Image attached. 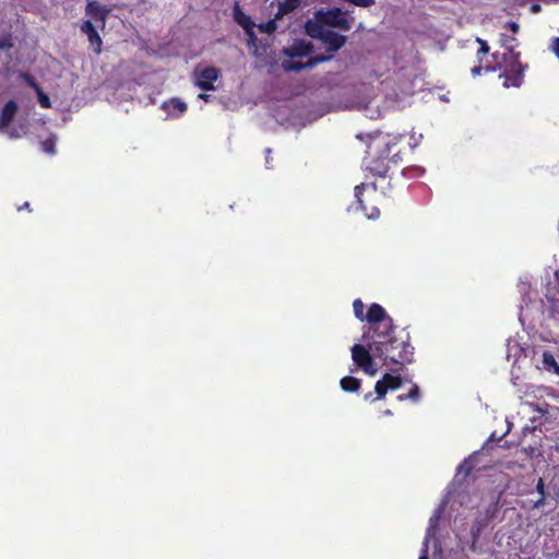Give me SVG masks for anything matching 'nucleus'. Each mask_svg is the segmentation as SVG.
I'll list each match as a JSON object with an SVG mask.
<instances>
[{
    "mask_svg": "<svg viewBox=\"0 0 559 559\" xmlns=\"http://www.w3.org/2000/svg\"><path fill=\"white\" fill-rule=\"evenodd\" d=\"M368 338L370 350L383 360V364L403 367L414 361V347L409 342V334L404 331L396 334L392 318L384 321L380 328H376Z\"/></svg>",
    "mask_w": 559,
    "mask_h": 559,
    "instance_id": "nucleus-1",
    "label": "nucleus"
},
{
    "mask_svg": "<svg viewBox=\"0 0 559 559\" xmlns=\"http://www.w3.org/2000/svg\"><path fill=\"white\" fill-rule=\"evenodd\" d=\"M506 52L491 55L495 63L486 64V72L502 71L499 78L503 79L502 85L506 88L520 87L524 81V73L528 66L521 62V53L515 51L514 45L503 43Z\"/></svg>",
    "mask_w": 559,
    "mask_h": 559,
    "instance_id": "nucleus-2",
    "label": "nucleus"
},
{
    "mask_svg": "<svg viewBox=\"0 0 559 559\" xmlns=\"http://www.w3.org/2000/svg\"><path fill=\"white\" fill-rule=\"evenodd\" d=\"M357 139L367 143V155L364 159L366 170L372 176L384 180L390 170V145L386 138L380 132H376L374 134L359 133L357 134Z\"/></svg>",
    "mask_w": 559,
    "mask_h": 559,
    "instance_id": "nucleus-3",
    "label": "nucleus"
},
{
    "mask_svg": "<svg viewBox=\"0 0 559 559\" xmlns=\"http://www.w3.org/2000/svg\"><path fill=\"white\" fill-rule=\"evenodd\" d=\"M353 310L355 317L359 321H367L369 323L368 332H365L362 338H368V336L373 333L376 328H380L384 321L389 320L391 317L386 313L385 309L379 304H371L368 311L365 313V304L361 299L357 298L353 302Z\"/></svg>",
    "mask_w": 559,
    "mask_h": 559,
    "instance_id": "nucleus-4",
    "label": "nucleus"
},
{
    "mask_svg": "<svg viewBox=\"0 0 559 559\" xmlns=\"http://www.w3.org/2000/svg\"><path fill=\"white\" fill-rule=\"evenodd\" d=\"M367 341V346L361 344H355L352 348V359L355 366L362 370L368 376H376L378 372V368L374 364V358H377L372 350L369 347V338H365Z\"/></svg>",
    "mask_w": 559,
    "mask_h": 559,
    "instance_id": "nucleus-5",
    "label": "nucleus"
},
{
    "mask_svg": "<svg viewBox=\"0 0 559 559\" xmlns=\"http://www.w3.org/2000/svg\"><path fill=\"white\" fill-rule=\"evenodd\" d=\"M317 22L330 27H337L344 32L352 28V23L347 19V12L342 11L340 8H333L328 11L319 10L316 13Z\"/></svg>",
    "mask_w": 559,
    "mask_h": 559,
    "instance_id": "nucleus-6",
    "label": "nucleus"
},
{
    "mask_svg": "<svg viewBox=\"0 0 559 559\" xmlns=\"http://www.w3.org/2000/svg\"><path fill=\"white\" fill-rule=\"evenodd\" d=\"M219 71L214 67H207L194 72V84L203 91H214V82L218 79Z\"/></svg>",
    "mask_w": 559,
    "mask_h": 559,
    "instance_id": "nucleus-7",
    "label": "nucleus"
},
{
    "mask_svg": "<svg viewBox=\"0 0 559 559\" xmlns=\"http://www.w3.org/2000/svg\"><path fill=\"white\" fill-rule=\"evenodd\" d=\"M331 59V56H314L308 59L307 62H300V61H294V60H287L284 61L282 67L286 72H299L304 69H311L316 67L317 64L328 61Z\"/></svg>",
    "mask_w": 559,
    "mask_h": 559,
    "instance_id": "nucleus-8",
    "label": "nucleus"
},
{
    "mask_svg": "<svg viewBox=\"0 0 559 559\" xmlns=\"http://www.w3.org/2000/svg\"><path fill=\"white\" fill-rule=\"evenodd\" d=\"M80 29L83 34L87 36V39L91 46L93 47L94 52L96 55H99L102 52L103 40L93 23L90 20H86L82 23Z\"/></svg>",
    "mask_w": 559,
    "mask_h": 559,
    "instance_id": "nucleus-9",
    "label": "nucleus"
},
{
    "mask_svg": "<svg viewBox=\"0 0 559 559\" xmlns=\"http://www.w3.org/2000/svg\"><path fill=\"white\" fill-rule=\"evenodd\" d=\"M321 40L326 44L328 48V52H335L337 50H340L346 43V36L344 35H341L334 31H331V29H326L323 34H322V38Z\"/></svg>",
    "mask_w": 559,
    "mask_h": 559,
    "instance_id": "nucleus-10",
    "label": "nucleus"
},
{
    "mask_svg": "<svg viewBox=\"0 0 559 559\" xmlns=\"http://www.w3.org/2000/svg\"><path fill=\"white\" fill-rule=\"evenodd\" d=\"M313 45L302 39L295 40L289 47L284 49V53L290 58L306 57L312 53Z\"/></svg>",
    "mask_w": 559,
    "mask_h": 559,
    "instance_id": "nucleus-11",
    "label": "nucleus"
},
{
    "mask_svg": "<svg viewBox=\"0 0 559 559\" xmlns=\"http://www.w3.org/2000/svg\"><path fill=\"white\" fill-rule=\"evenodd\" d=\"M19 110V106L15 100L10 99L7 102L2 108L0 115V130H4L9 127V124L13 121L16 112Z\"/></svg>",
    "mask_w": 559,
    "mask_h": 559,
    "instance_id": "nucleus-12",
    "label": "nucleus"
},
{
    "mask_svg": "<svg viewBox=\"0 0 559 559\" xmlns=\"http://www.w3.org/2000/svg\"><path fill=\"white\" fill-rule=\"evenodd\" d=\"M85 12L92 19L105 25L109 10L100 5L97 1H88L85 8Z\"/></svg>",
    "mask_w": 559,
    "mask_h": 559,
    "instance_id": "nucleus-13",
    "label": "nucleus"
},
{
    "mask_svg": "<svg viewBox=\"0 0 559 559\" xmlns=\"http://www.w3.org/2000/svg\"><path fill=\"white\" fill-rule=\"evenodd\" d=\"M366 185L360 183L355 187V197L357 202L359 203L360 209L364 211L365 215L370 219H376L380 216V210L377 206H371L368 209L362 200V194L365 191Z\"/></svg>",
    "mask_w": 559,
    "mask_h": 559,
    "instance_id": "nucleus-14",
    "label": "nucleus"
},
{
    "mask_svg": "<svg viewBox=\"0 0 559 559\" xmlns=\"http://www.w3.org/2000/svg\"><path fill=\"white\" fill-rule=\"evenodd\" d=\"M162 108L165 109L168 115L173 117H180L188 109V106L180 98L174 97L167 102H164Z\"/></svg>",
    "mask_w": 559,
    "mask_h": 559,
    "instance_id": "nucleus-15",
    "label": "nucleus"
},
{
    "mask_svg": "<svg viewBox=\"0 0 559 559\" xmlns=\"http://www.w3.org/2000/svg\"><path fill=\"white\" fill-rule=\"evenodd\" d=\"M233 16L235 22L240 25L243 31H249L251 26H255L254 22L247 15L240 5L236 2L233 8Z\"/></svg>",
    "mask_w": 559,
    "mask_h": 559,
    "instance_id": "nucleus-16",
    "label": "nucleus"
},
{
    "mask_svg": "<svg viewBox=\"0 0 559 559\" xmlns=\"http://www.w3.org/2000/svg\"><path fill=\"white\" fill-rule=\"evenodd\" d=\"M489 523L490 522L488 521V518H485L483 515H479L474 520L471 527L472 549H474L475 544L478 542L483 530L487 527Z\"/></svg>",
    "mask_w": 559,
    "mask_h": 559,
    "instance_id": "nucleus-17",
    "label": "nucleus"
},
{
    "mask_svg": "<svg viewBox=\"0 0 559 559\" xmlns=\"http://www.w3.org/2000/svg\"><path fill=\"white\" fill-rule=\"evenodd\" d=\"M300 5V0H284L278 3L275 20H280L284 15L295 11Z\"/></svg>",
    "mask_w": 559,
    "mask_h": 559,
    "instance_id": "nucleus-18",
    "label": "nucleus"
},
{
    "mask_svg": "<svg viewBox=\"0 0 559 559\" xmlns=\"http://www.w3.org/2000/svg\"><path fill=\"white\" fill-rule=\"evenodd\" d=\"M341 389L347 393L358 392L361 386V381L355 377L346 376L340 381Z\"/></svg>",
    "mask_w": 559,
    "mask_h": 559,
    "instance_id": "nucleus-19",
    "label": "nucleus"
},
{
    "mask_svg": "<svg viewBox=\"0 0 559 559\" xmlns=\"http://www.w3.org/2000/svg\"><path fill=\"white\" fill-rule=\"evenodd\" d=\"M543 365L547 370H552L559 376V364L556 361L555 356L550 352L543 353Z\"/></svg>",
    "mask_w": 559,
    "mask_h": 559,
    "instance_id": "nucleus-20",
    "label": "nucleus"
},
{
    "mask_svg": "<svg viewBox=\"0 0 559 559\" xmlns=\"http://www.w3.org/2000/svg\"><path fill=\"white\" fill-rule=\"evenodd\" d=\"M382 379L386 383V388L389 390H397L403 384V380L400 374H391L386 372L383 374Z\"/></svg>",
    "mask_w": 559,
    "mask_h": 559,
    "instance_id": "nucleus-21",
    "label": "nucleus"
},
{
    "mask_svg": "<svg viewBox=\"0 0 559 559\" xmlns=\"http://www.w3.org/2000/svg\"><path fill=\"white\" fill-rule=\"evenodd\" d=\"M307 34L312 38H322V34L326 31L322 27V24L318 23H311L310 21L307 22L306 25Z\"/></svg>",
    "mask_w": 559,
    "mask_h": 559,
    "instance_id": "nucleus-22",
    "label": "nucleus"
},
{
    "mask_svg": "<svg viewBox=\"0 0 559 559\" xmlns=\"http://www.w3.org/2000/svg\"><path fill=\"white\" fill-rule=\"evenodd\" d=\"M421 397V393L419 390V386L417 384H414L411 389V391L407 394H401L397 396V401L403 402L406 400H411L412 402H418Z\"/></svg>",
    "mask_w": 559,
    "mask_h": 559,
    "instance_id": "nucleus-23",
    "label": "nucleus"
},
{
    "mask_svg": "<svg viewBox=\"0 0 559 559\" xmlns=\"http://www.w3.org/2000/svg\"><path fill=\"white\" fill-rule=\"evenodd\" d=\"M40 148L43 152L53 155L56 153V139L49 136L48 139L40 142Z\"/></svg>",
    "mask_w": 559,
    "mask_h": 559,
    "instance_id": "nucleus-24",
    "label": "nucleus"
},
{
    "mask_svg": "<svg viewBox=\"0 0 559 559\" xmlns=\"http://www.w3.org/2000/svg\"><path fill=\"white\" fill-rule=\"evenodd\" d=\"M388 391H389V389L386 388V383L381 378L380 380H378L376 382V385H374V393H376L374 400H382L385 396V394L388 393Z\"/></svg>",
    "mask_w": 559,
    "mask_h": 559,
    "instance_id": "nucleus-25",
    "label": "nucleus"
},
{
    "mask_svg": "<svg viewBox=\"0 0 559 559\" xmlns=\"http://www.w3.org/2000/svg\"><path fill=\"white\" fill-rule=\"evenodd\" d=\"M258 28L260 29V32L262 33H266V34H272L276 31L277 28V23H276V20L273 19V20H270L265 23H261L258 25Z\"/></svg>",
    "mask_w": 559,
    "mask_h": 559,
    "instance_id": "nucleus-26",
    "label": "nucleus"
},
{
    "mask_svg": "<svg viewBox=\"0 0 559 559\" xmlns=\"http://www.w3.org/2000/svg\"><path fill=\"white\" fill-rule=\"evenodd\" d=\"M36 93L38 96V103H39L40 107L50 108L51 107L50 98L47 94L44 93L43 88H39L38 91H36Z\"/></svg>",
    "mask_w": 559,
    "mask_h": 559,
    "instance_id": "nucleus-27",
    "label": "nucleus"
},
{
    "mask_svg": "<svg viewBox=\"0 0 559 559\" xmlns=\"http://www.w3.org/2000/svg\"><path fill=\"white\" fill-rule=\"evenodd\" d=\"M498 511H499L498 502L491 503L490 506H488V508L486 509L485 514L483 516L488 518V521L491 522L496 518Z\"/></svg>",
    "mask_w": 559,
    "mask_h": 559,
    "instance_id": "nucleus-28",
    "label": "nucleus"
},
{
    "mask_svg": "<svg viewBox=\"0 0 559 559\" xmlns=\"http://www.w3.org/2000/svg\"><path fill=\"white\" fill-rule=\"evenodd\" d=\"M12 46H13L12 37L10 34H4V35L0 36V49L7 50V49L12 48Z\"/></svg>",
    "mask_w": 559,
    "mask_h": 559,
    "instance_id": "nucleus-29",
    "label": "nucleus"
},
{
    "mask_svg": "<svg viewBox=\"0 0 559 559\" xmlns=\"http://www.w3.org/2000/svg\"><path fill=\"white\" fill-rule=\"evenodd\" d=\"M25 82L27 83L28 86H31L32 88H34L35 91H38L39 88H41L39 86V84L36 82L35 78L33 75H31L29 73H25L23 75Z\"/></svg>",
    "mask_w": 559,
    "mask_h": 559,
    "instance_id": "nucleus-30",
    "label": "nucleus"
},
{
    "mask_svg": "<svg viewBox=\"0 0 559 559\" xmlns=\"http://www.w3.org/2000/svg\"><path fill=\"white\" fill-rule=\"evenodd\" d=\"M474 468L473 463L471 460H465L459 467V471L464 473L465 475H469Z\"/></svg>",
    "mask_w": 559,
    "mask_h": 559,
    "instance_id": "nucleus-31",
    "label": "nucleus"
},
{
    "mask_svg": "<svg viewBox=\"0 0 559 559\" xmlns=\"http://www.w3.org/2000/svg\"><path fill=\"white\" fill-rule=\"evenodd\" d=\"M245 32L248 35V45L255 47L258 38L254 33V26H251L249 31H245Z\"/></svg>",
    "mask_w": 559,
    "mask_h": 559,
    "instance_id": "nucleus-32",
    "label": "nucleus"
},
{
    "mask_svg": "<svg viewBox=\"0 0 559 559\" xmlns=\"http://www.w3.org/2000/svg\"><path fill=\"white\" fill-rule=\"evenodd\" d=\"M476 41L479 44V49H478L479 53L487 55L489 52V46H488L487 41L479 37L476 38Z\"/></svg>",
    "mask_w": 559,
    "mask_h": 559,
    "instance_id": "nucleus-33",
    "label": "nucleus"
},
{
    "mask_svg": "<svg viewBox=\"0 0 559 559\" xmlns=\"http://www.w3.org/2000/svg\"><path fill=\"white\" fill-rule=\"evenodd\" d=\"M506 27H508L513 35H515L520 29V25L514 21L507 22Z\"/></svg>",
    "mask_w": 559,
    "mask_h": 559,
    "instance_id": "nucleus-34",
    "label": "nucleus"
},
{
    "mask_svg": "<svg viewBox=\"0 0 559 559\" xmlns=\"http://www.w3.org/2000/svg\"><path fill=\"white\" fill-rule=\"evenodd\" d=\"M483 71H486V66H481L480 63L473 67L471 70L473 76L480 75Z\"/></svg>",
    "mask_w": 559,
    "mask_h": 559,
    "instance_id": "nucleus-35",
    "label": "nucleus"
},
{
    "mask_svg": "<svg viewBox=\"0 0 559 559\" xmlns=\"http://www.w3.org/2000/svg\"><path fill=\"white\" fill-rule=\"evenodd\" d=\"M501 46L503 47V43H507L508 45H514L516 46L514 43L516 41V38L514 36H507V35H502L501 36Z\"/></svg>",
    "mask_w": 559,
    "mask_h": 559,
    "instance_id": "nucleus-36",
    "label": "nucleus"
},
{
    "mask_svg": "<svg viewBox=\"0 0 559 559\" xmlns=\"http://www.w3.org/2000/svg\"><path fill=\"white\" fill-rule=\"evenodd\" d=\"M536 490L537 492L540 495V496H546V491H545V483H544V479L543 478H539L538 481H537V485H536Z\"/></svg>",
    "mask_w": 559,
    "mask_h": 559,
    "instance_id": "nucleus-37",
    "label": "nucleus"
},
{
    "mask_svg": "<svg viewBox=\"0 0 559 559\" xmlns=\"http://www.w3.org/2000/svg\"><path fill=\"white\" fill-rule=\"evenodd\" d=\"M551 50L559 58V37L552 40Z\"/></svg>",
    "mask_w": 559,
    "mask_h": 559,
    "instance_id": "nucleus-38",
    "label": "nucleus"
},
{
    "mask_svg": "<svg viewBox=\"0 0 559 559\" xmlns=\"http://www.w3.org/2000/svg\"><path fill=\"white\" fill-rule=\"evenodd\" d=\"M546 496H540L538 500L534 502V508L538 509L545 504Z\"/></svg>",
    "mask_w": 559,
    "mask_h": 559,
    "instance_id": "nucleus-39",
    "label": "nucleus"
},
{
    "mask_svg": "<svg viewBox=\"0 0 559 559\" xmlns=\"http://www.w3.org/2000/svg\"><path fill=\"white\" fill-rule=\"evenodd\" d=\"M24 210H26V211H28V212H31V211H32L29 202H27V201H26V202H24L22 205H20V206L17 207V211H19V212L24 211Z\"/></svg>",
    "mask_w": 559,
    "mask_h": 559,
    "instance_id": "nucleus-40",
    "label": "nucleus"
},
{
    "mask_svg": "<svg viewBox=\"0 0 559 559\" xmlns=\"http://www.w3.org/2000/svg\"><path fill=\"white\" fill-rule=\"evenodd\" d=\"M364 400L367 401V402H374V397L372 395V392H368L364 395Z\"/></svg>",
    "mask_w": 559,
    "mask_h": 559,
    "instance_id": "nucleus-41",
    "label": "nucleus"
},
{
    "mask_svg": "<svg viewBox=\"0 0 559 559\" xmlns=\"http://www.w3.org/2000/svg\"><path fill=\"white\" fill-rule=\"evenodd\" d=\"M198 97H199L200 99H203L204 102H210V99H211V95H209V94H203V93H202V94H199V96H198Z\"/></svg>",
    "mask_w": 559,
    "mask_h": 559,
    "instance_id": "nucleus-42",
    "label": "nucleus"
},
{
    "mask_svg": "<svg viewBox=\"0 0 559 559\" xmlns=\"http://www.w3.org/2000/svg\"><path fill=\"white\" fill-rule=\"evenodd\" d=\"M485 56H486V53H479V51L477 50L476 57H477V60L479 63L483 62Z\"/></svg>",
    "mask_w": 559,
    "mask_h": 559,
    "instance_id": "nucleus-43",
    "label": "nucleus"
},
{
    "mask_svg": "<svg viewBox=\"0 0 559 559\" xmlns=\"http://www.w3.org/2000/svg\"><path fill=\"white\" fill-rule=\"evenodd\" d=\"M539 10H540V7H539L538 4H534V5L532 7V11H533V12H538Z\"/></svg>",
    "mask_w": 559,
    "mask_h": 559,
    "instance_id": "nucleus-44",
    "label": "nucleus"
},
{
    "mask_svg": "<svg viewBox=\"0 0 559 559\" xmlns=\"http://www.w3.org/2000/svg\"><path fill=\"white\" fill-rule=\"evenodd\" d=\"M418 559H428L427 551L425 550Z\"/></svg>",
    "mask_w": 559,
    "mask_h": 559,
    "instance_id": "nucleus-45",
    "label": "nucleus"
},
{
    "mask_svg": "<svg viewBox=\"0 0 559 559\" xmlns=\"http://www.w3.org/2000/svg\"><path fill=\"white\" fill-rule=\"evenodd\" d=\"M371 185H372L373 189H374V190H377V188H378V182H377V181H373Z\"/></svg>",
    "mask_w": 559,
    "mask_h": 559,
    "instance_id": "nucleus-46",
    "label": "nucleus"
}]
</instances>
